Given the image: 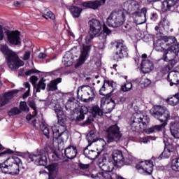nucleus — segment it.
Returning a JSON list of instances; mask_svg holds the SVG:
<instances>
[{
	"label": "nucleus",
	"mask_w": 179,
	"mask_h": 179,
	"mask_svg": "<svg viewBox=\"0 0 179 179\" xmlns=\"http://www.w3.org/2000/svg\"><path fill=\"white\" fill-rule=\"evenodd\" d=\"M69 10L73 17H80V14L82 13V11L83 9L80 8V7H78L76 6H71L69 7Z\"/></svg>",
	"instance_id": "nucleus-31"
},
{
	"label": "nucleus",
	"mask_w": 179,
	"mask_h": 179,
	"mask_svg": "<svg viewBox=\"0 0 179 179\" xmlns=\"http://www.w3.org/2000/svg\"><path fill=\"white\" fill-rule=\"evenodd\" d=\"M48 170V179H55L57 174H58V170H59V165L58 163H52L47 166Z\"/></svg>",
	"instance_id": "nucleus-18"
},
{
	"label": "nucleus",
	"mask_w": 179,
	"mask_h": 179,
	"mask_svg": "<svg viewBox=\"0 0 179 179\" xmlns=\"http://www.w3.org/2000/svg\"><path fill=\"white\" fill-rule=\"evenodd\" d=\"M167 80L170 86H178L179 85V72L175 71L168 74Z\"/></svg>",
	"instance_id": "nucleus-21"
},
{
	"label": "nucleus",
	"mask_w": 179,
	"mask_h": 179,
	"mask_svg": "<svg viewBox=\"0 0 179 179\" xmlns=\"http://www.w3.org/2000/svg\"><path fill=\"white\" fill-rule=\"evenodd\" d=\"M50 75H53L54 76H59V75H61V69H58L50 72Z\"/></svg>",
	"instance_id": "nucleus-61"
},
{
	"label": "nucleus",
	"mask_w": 179,
	"mask_h": 179,
	"mask_svg": "<svg viewBox=\"0 0 179 179\" xmlns=\"http://www.w3.org/2000/svg\"><path fill=\"white\" fill-rule=\"evenodd\" d=\"M136 170H143L149 176L153 173V162L152 160L141 161L136 165Z\"/></svg>",
	"instance_id": "nucleus-14"
},
{
	"label": "nucleus",
	"mask_w": 179,
	"mask_h": 179,
	"mask_svg": "<svg viewBox=\"0 0 179 179\" xmlns=\"http://www.w3.org/2000/svg\"><path fill=\"white\" fill-rule=\"evenodd\" d=\"M14 94L15 93H13V91L10 92H6L3 97L5 98L6 100H7V103H8L9 100H10V99H12V97H13Z\"/></svg>",
	"instance_id": "nucleus-53"
},
{
	"label": "nucleus",
	"mask_w": 179,
	"mask_h": 179,
	"mask_svg": "<svg viewBox=\"0 0 179 179\" xmlns=\"http://www.w3.org/2000/svg\"><path fill=\"white\" fill-rule=\"evenodd\" d=\"M107 142L111 143L112 142H118L122 137V134L120 131V127L117 124L111 125L106 131Z\"/></svg>",
	"instance_id": "nucleus-8"
},
{
	"label": "nucleus",
	"mask_w": 179,
	"mask_h": 179,
	"mask_svg": "<svg viewBox=\"0 0 179 179\" xmlns=\"http://www.w3.org/2000/svg\"><path fill=\"white\" fill-rule=\"evenodd\" d=\"M170 131L173 136L179 139V122H171Z\"/></svg>",
	"instance_id": "nucleus-27"
},
{
	"label": "nucleus",
	"mask_w": 179,
	"mask_h": 179,
	"mask_svg": "<svg viewBox=\"0 0 179 179\" xmlns=\"http://www.w3.org/2000/svg\"><path fill=\"white\" fill-rule=\"evenodd\" d=\"M141 69L143 73H150L153 69H155V66L153 62L150 59H143L141 64Z\"/></svg>",
	"instance_id": "nucleus-17"
},
{
	"label": "nucleus",
	"mask_w": 179,
	"mask_h": 179,
	"mask_svg": "<svg viewBox=\"0 0 179 179\" xmlns=\"http://www.w3.org/2000/svg\"><path fill=\"white\" fill-rule=\"evenodd\" d=\"M164 47H166V43L160 39L157 40L156 42H154V50H155V51H158L163 54L164 51L167 50L164 48Z\"/></svg>",
	"instance_id": "nucleus-29"
},
{
	"label": "nucleus",
	"mask_w": 179,
	"mask_h": 179,
	"mask_svg": "<svg viewBox=\"0 0 179 179\" xmlns=\"http://www.w3.org/2000/svg\"><path fill=\"white\" fill-rule=\"evenodd\" d=\"M41 130L43 135H45V136L47 137L48 139H50V129H48V127L45 126V124H42Z\"/></svg>",
	"instance_id": "nucleus-45"
},
{
	"label": "nucleus",
	"mask_w": 179,
	"mask_h": 179,
	"mask_svg": "<svg viewBox=\"0 0 179 179\" xmlns=\"http://www.w3.org/2000/svg\"><path fill=\"white\" fill-rule=\"evenodd\" d=\"M87 141L89 143L88 146H92V143L96 142V134H94V131L91 130L88 134L87 135Z\"/></svg>",
	"instance_id": "nucleus-34"
},
{
	"label": "nucleus",
	"mask_w": 179,
	"mask_h": 179,
	"mask_svg": "<svg viewBox=\"0 0 179 179\" xmlns=\"http://www.w3.org/2000/svg\"><path fill=\"white\" fill-rule=\"evenodd\" d=\"M6 104H8V99L3 96H0V107H3Z\"/></svg>",
	"instance_id": "nucleus-59"
},
{
	"label": "nucleus",
	"mask_w": 179,
	"mask_h": 179,
	"mask_svg": "<svg viewBox=\"0 0 179 179\" xmlns=\"http://www.w3.org/2000/svg\"><path fill=\"white\" fill-rule=\"evenodd\" d=\"M20 108L22 111H29V106H27L26 101L20 102Z\"/></svg>",
	"instance_id": "nucleus-51"
},
{
	"label": "nucleus",
	"mask_w": 179,
	"mask_h": 179,
	"mask_svg": "<svg viewBox=\"0 0 179 179\" xmlns=\"http://www.w3.org/2000/svg\"><path fill=\"white\" fill-rule=\"evenodd\" d=\"M22 160L17 157H8L3 163L0 164L1 173L10 174V176H18L20 173V166Z\"/></svg>",
	"instance_id": "nucleus-4"
},
{
	"label": "nucleus",
	"mask_w": 179,
	"mask_h": 179,
	"mask_svg": "<svg viewBox=\"0 0 179 179\" xmlns=\"http://www.w3.org/2000/svg\"><path fill=\"white\" fill-rule=\"evenodd\" d=\"M92 114L94 117H97V115L101 117V115H103V110L100 108V107H99V106H95L92 108Z\"/></svg>",
	"instance_id": "nucleus-37"
},
{
	"label": "nucleus",
	"mask_w": 179,
	"mask_h": 179,
	"mask_svg": "<svg viewBox=\"0 0 179 179\" xmlns=\"http://www.w3.org/2000/svg\"><path fill=\"white\" fill-rule=\"evenodd\" d=\"M113 47H115L116 51L113 55V61L115 62H119L123 58H127L128 57V48L124 45L122 41H113L110 43Z\"/></svg>",
	"instance_id": "nucleus-7"
},
{
	"label": "nucleus",
	"mask_w": 179,
	"mask_h": 179,
	"mask_svg": "<svg viewBox=\"0 0 179 179\" xmlns=\"http://www.w3.org/2000/svg\"><path fill=\"white\" fill-rule=\"evenodd\" d=\"M29 58H30V51L25 52V53L24 54L22 59L24 61H27L28 59H29Z\"/></svg>",
	"instance_id": "nucleus-62"
},
{
	"label": "nucleus",
	"mask_w": 179,
	"mask_h": 179,
	"mask_svg": "<svg viewBox=\"0 0 179 179\" xmlns=\"http://www.w3.org/2000/svg\"><path fill=\"white\" fill-rule=\"evenodd\" d=\"M146 13H148V8L145 7L141 8V12L139 11H136L134 13V15L136 17H137L138 20H141L143 17V20L138 22V24H142L146 22Z\"/></svg>",
	"instance_id": "nucleus-26"
},
{
	"label": "nucleus",
	"mask_w": 179,
	"mask_h": 179,
	"mask_svg": "<svg viewBox=\"0 0 179 179\" xmlns=\"http://www.w3.org/2000/svg\"><path fill=\"white\" fill-rule=\"evenodd\" d=\"M89 167H90V164H85L82 162H79L78 164V169H80V170H87Z\"/></svg>",
	"instance_id": "nucleus-54"
},
{
	"label": "nucleus",
	"mask_w": 179,
	"mask_h": 179,
	"mask_svg": "<svg viewBox=\"0 0 179 179\" xmlns=\"http://www.w3.org/2000/svg\"><path fill=\"white\" fill-rule=\"evenodd\" d=\"M14 150L7 148L5 151L0 152V157H6L8 155H13Z\"/></svg>",
	"instance_id": "nucleus-48"
},
{
	"label": "nucleus",
	"mask_w": 179,
	"mask_h": 179,
	"mask_svg": "<svg viewBox=\"0 0 179 179\" xmlns=\"http://www.w3.org/2000/svg\"><path fill=\"white\" fill-rule=\"evenodd\" d=\"M79 115L76 118V122H80L85 120V115L89 113V109L85 106H82L79 110Z\"/></svg>",
	"instance_id": "nucleus-28"
},
{
	"label": "nucleus",
	"mask_w": 179,
	"mask_h": 179,
	"mask_svg": "<svg viewBox=\"0 0 179 179\" xmlns=\"http://www.w3.org/2000/svg\"><path fill=\"white\" fill-rule=\"evenodd\" d=\"M55 113L57 115L58 119V124L60 127H57V126L52 127V138L54 142L57 143H64V135L66 132V118H65V114H64V110L61 107H55Z\"/></svg>",
	"instance_id": "nucleus-3"
},
{
	"label": "nucleus",
	"mask_w": 179,
	"mask_h": 179,
	"mask_svg": "<svg viewBox=\"0 0 179 179\" xmlns=\"http://www.w3.org/2000/svg\"><path fill=\"white\" fill-rule=\"evenodd\" d=\"M169 62V68L172 69V68L175 67L176 65H177L178 61L176 58H174L170 60Z\"/></svg>",
	"instance_id": "nucleus-55"
},
{
	"label": "nucleus",
	"mask_w": 179,
	"mask_h": 179,
	"mask_svg": "<svg viewBox=\"0 0 179 179\" xmlns=\"http://www.w3.org/2000/svg\"><path fill=\"white\" fill-rule=\"evenodd\" d=\"M177 43V38L175 36H169L168 43H166V45H171V44H176Z\"/></svg>",
	"instance_id": "nucleus-57"
},
{
	"label": "nucleus",
	"mask_w": 179,
	"mask_h": 179,
	"mask_svg": "<svg viewBox=\"0 0 179 179\" xmlns=\"http://www.w3.org/2000/svg\"><path fill=\"white\" fill-rule=\"evenodd\" d=\"M64 155L67 159L72 160L76 157V155H78V150L76 149V147L69 145L65 149Z\"/></svg>",
	"instance_id": "nucleus-22"
},
{
	"label": "nucleus",
	"mask_w": 179,
	"mask_h": 179,
	"mask_svg": "<svg viewBox=\"0 0 179 179\" xmlns=\"http://www.w3.org/2000/svg\"><path fill=\"white\" fill-rule=\"evenodd\" d=\"M166 101L171 106H177L179 102V94H176L173 96L166 99Z\"/></svg>",
	"instance_id": "nucleus-35"
},
{
	"label": "nucleus",
	"mask_w": 179,
	"mask_h": 179,
	"mask_svg": "<svg viewBox=\"0 0 179 179\" xmlns=\"http://www.w3.org/2000/svg\"><path fill=\"white\" fill-rule=\"evenodd\" d=\"M178 2L179 0H164L162 2L161 10H164V9H167V8L174 6V5H177Z\"/></svg>",
	"instance_id": "nucleus-30"
},
{
	"label": "nucleus",
	"mask_w": 179,
	"mask_h": 179,
	"mask_svg": "<svg viewBox=\"0 0 179 179\" xmlns=\"http://www.w3.org/2000/svg\"><path fill=\"white\" fill-rule=\"evenodd\" d=\"M171 169L173 171L179 172V157L173 159L171 164Z\"/></svg>",
	"instance_id": "nucleus-39"
},
{
	"label": "nucleus",
	"mask_w": 179,
	"mask_h": 179,
	"mask_svg": "<svg viewBox=\"0 0 179 179\" xmlns=\"http://www.w3.org/2000/svg\"><path fill=\"white\" fill-rule=\"evenodd\" d=\"M45 15L49 19H51V20H55V14H54L51 10L46 12V13Z\"/></svg>",
	"instance_id": "nucleus-58"
},
{
	"label": "nucleus",
	"mask_w": 179,
	"mask_h": 179,
	"mask_svg": "<svg viewBox=\"0 0 179 179\" xmlns=\"http://www.w3.org/2000/svg\"><path fill=\"white\" fill-rule=\"evenodd\" d=\"M170 29V21L167 16L162 18L161 21L155 27V30L157 34H163L164 31H169Z\"/></svg>",
	"instance_id": "nucleus-12"
},
{
	"label": "nucleus",
	"mask_w": 179,
	"mask_h": 179,
	"mask_svg": "<svg viewBox=\"0 0 179 179\" xmlns=\"http://www.w3.org/2000/svg\"><path fill=\"white\" fill-rule=\"evenodd\" d=\"M106 1L107 0H100V1H85L83 2L81 6L83 8H91V9H98L101 6V5H106Z\"/></svg>",
	"instance_id": "nucleus-16"
},
{
	"label": "nucleus",
	"mask_w": 179,
	"mask_h": 179,
	"mask_svg": "<svg viewBox=\"0 0 179 179\" xmlns=\"http://www.w3.org/2000/svg\"><path fill=\"white\" fill-rule=\"evenodd\" d=\"M61 82H62V78H61L52 80L50 83L47 85V92H55L58 90V84L61 83Z\"/></svg>",
	"instance_id": "nucleus-24"
},
{
	"label": "nucleus",
	"mask_w": 179,
	"mask_h": 179,
	"mask_svg": "<svg viewBox=\"0 0 179 179\" xmlns=\"http://www.w3.org/2000/svg\"><path fill=\"white\" fill-rule=\"evenodd\" d=\"M131 89H132V83H127V84L121 86L122 92H129Z\"/></svg>",
	"instance_id": "nucleus-47"
},
{
	"label": "nucleus",
	"mask_w": 179,
	"mask_h": 179,
	"mask_svg": "<svg viewBox=\"0 0 179 179\" xmlns=\"http://www.w3.org/2000/svg\"><path fill=\"white\" fill-rule=\"evenodd\" d=\"M101 152H103V149L101 151H99L98 149L96 150H89V145H87L83 150V155L90 160H96L101 155Z\"/></svg>",
	"instance_id": "nucleus-15"
},
{
	"label": "nucleus",
	"mask_w": 179,
	"mask_h": 179,
	"mask_svg": "<svg viewBox=\"0 0 179 179\" xmlns=\"http://www.w3.org/2000/svg\"><path fill=\"white\" fill-rule=\"evenodd\" d=\"M85 90L87 91V94H88V96H92V97H95L96 94H94V88L89 86V85H81L78 88V92H79V90H82V89H85Z\"/></svg>",
	"instance_id": "nucleus-33"
},
{
	"label": "nucleus",
	"mask_w": 179,
	"mask_h": 179,
	"mask_svg": "<svg viewBox=\"0 0 179 179\" xmlns=\"http://www.w3.org/2000/svg\"><path fill=\"white\" fill-rule=\"evenodd\" d=\"M55 162H58V160L61 159V152L58 151H55Z\"/></svg>",
	"instance_id": "nucleus-63"
},
{
	"label": "nucleus",
	"mask_w": 179,
	"mask_h": 179,
	"mask_svg": "<svg viewBox=\"0 0 179 179\" xmlns=\"http://www.w3.org/2000/svg\"><path fill=\"white\" fill-rule=\"evenodd\" d=\"M70 59H72V56H71V52H67L64 56V60L62 62L65 66H71L72 65V62Z\"/></svg>",
	"instance_id": "nucleus-36"
},
{
	"label": "nucleus",
	"mask_w": 179,
	"mask_h": 179,
	"mask_svg": "<svg viewBox=\"0 0 179 179\" xmlns=\"http://www.w3.org/2000/svg\"><path fill=\"white\" fill-rule=\"evenodd\" d=\"M20 113L21 111L20 109H19V108L14 107L8 111V115L10 117H12V115H17L18 114H20Z\"/></svg>",
	"instance_id": "nucleus-44"
},
{
	"label": "nucleus",
	"mask_w": 179,
	"mask_h": 179,
	"mask_svg": "<svg viewBox=\"0 0 179 179\" xmlns=\"http://www.w3.org/2000/svg\"><path fill=\"white\" fill-rule=\"evenodd\" d=\"M114 16H115L114 13H112L110 14V15L106 20V24L109 27H113V28L118 27L117 25V22L115 21V17H114Z\"/></svg>",
	"instance_id": "nucleus-32"
},
{
	"label": "nucleus",
	"mask_w": 179,
	"mask_h": 179,
	"mask_svg": "<svg viewBox=\"0 0 179 179\" xmlns=\"http://www.w3.org/2000/svg\"><path fill=\"white\" fill-rule=\"evenodd\" d=\"M1 52L3 54L6 55L7 65L10 69H12V71L19 69L20 66H23L24 65V62L20 60L17 54L10 50L8 45H1Z\"/></svg>",
	"instance_id": "nucleus-5"
},
{
	"label": "nucleus",
	"mask_w": 179,
	"mask_h": 179,
	"mask_svg": "<svg viewBox=\"0 0 179 179\" xmlns=\"http://www.w3.org/2000/svg\"><path fill=\"white\" fill-rule=\"evenodd\" d=\"M101 33H103L107 37V36H110V34H111V30H110V29L107 27V25H106V24H103V32H101Z\"/></svg>",
	"instance_id": "nucleus-52"
},
{
	"label": "nucleus",
	"mask_w": 179,
	"mask_h": 179,
	"mask_svg": "<svg viewBox=\"0 0 179 179\" xmlns=\"http://www.w3.org/2000/svg\"><path fill=\"white\" fill-rule=\"evenodd\" d=\"M5 33L10 45H20L22 44L19 31H6Z\"/></svg>",
	"instance_id": "nucleus-11"
},
{
	"label": "nucleus",
	"mask_w": 179,
	"mask_h": 179,
	"mask_svg": "<svg viewBox=\"0 0 179 179\" xmlns=\"http://www.w3.org/2000/svg\"><path fill=\"white\" fill-rule=\"evenodd\" d=\"M28 106L35 111L36 114H37V106H36V102L31 98H29L28 99Z\"/></svg>",
	"instance_id": "nucleus-42"
},
{
	"label": "nucleus",
	"mask_w": 179,
	"mask_h": 179,
	"mask_svg": "<svg viewBox=\"0 0 179 179\" xmlns=\"http://www.w3.org/2000/svg\"><path fill=\"white\" fill-rule=\"evenodd\" d=\"M106 92V84L103 83V85H102L101 88L99 90V94L100 96H106V94L104 93Z\"/></svg>",
	"instance_id": "nucleus-60"
},
{
	"label": "nucleus",
	"mask_w": 179,
	"mask_h": 179,
	"mask_svg": "<svg viewBox=\"0 0 179 179\" xmlns=\"http://www.w3.org/2000/svg\"><path fill=\"white\" fill-rule=\"evenodd\" d=\"M150 114L162 124L158 125H154L150 128L145 129V134H154L155 132H160L166 128L167 125V121L170 120V111L165 107L162 106H155L150 110Z\"/></svg>",
	"instance_id": "nucleus-2"
},
{
	"label": "nucleus",
	"mask_w": 179,
	"mask_h": 179,
	"mask_svg": "<svg viewBox=\"0 0 179 179\" xmlns=\"http://www.w3.org/2000/svg\"><path fill=\"white\" fill-rule=\"evenodd\" d=\"M114 15L117 27L122 26V24H124V22H125L127 12L122 10H119L117 12H115Z\"/></svg>",
	"instance_id": "nucleus-19"
},
{
	"label": "nucleus",
	"mask_w": 179,
	"mask_h": 179,
	"mask_svg": "<svg viewBox=\"0 0 179 179\" xmlns=\"http://www.w3.org/2000/svg\"><path fill=\"white\" fill-rule=\"evenodd\" d=\"M104 83L108 85V87H112L113 92L117 89V83L113 80H104Z\"/></svg>",
	"instance_id": "nucleus-41"
},
{
	"label": "nucleus",
	"mask_w": 179,
	"mask_h": 179,
	"mask_svg": "<svg viewBox=\"0 0 179 179\" xmlns=\"http://www.w3.org/2000/svg\"><path fill=\"white\" fill-rule=\"evenodd\" d=\"M163 12H176L179 13V5H174L171 7L166 8L164 10H162Z\"/></svg>",
	"instance_id": "nucleus-40"
},
{
	"label": "nucleus",
	"mask_w": 179,
	"mask_h": 179,
	"mask_svg": "<svg viewBox=\"0 0 179 179\" xmlns=\"http://www.w3.org/2000/svg\"><path fill=\"white\" fill-rule=\"evenodd\" d=\"M88 23L90 24V31L85 37L86 45H83L81 53L75 64V68H79V66L83 65L87 61V58L90 57V52L92 51V41L101 31V23L98 20L92 18Z\"/></svg>",
	"instance_id": "nucleus-1"
},
{
	"label": "nucleus",
	"mask_w": 179,
	"mask_h": 179,
	"mask_svg": "<svg viewBox=\"0 0 179 179\" xmlns=\"http://www.w3.org/2000/svg\"><path fill=\"white\" fill-rule=\"evenodd\" d=\"M109 160L113 163L115 167L117 169H121L124 166V155H122V151L120 150H115L112 155H108Z\"/></svg>",
	"instance_id": "nucleus-10"
},
{
	"label": "nucleus",
	"mask_w": 179,
	"mask_h": 179,
	"mask_svg": "<svg viewBox=\"0 0 179 179\" xmlns=\"http://www.w3.org/2000/svg\"><path fill=\"white\" fill-rule=\"evenodd\" d=\"M177 155V150L173 144H166L164 151L159 156V159H169L170 156L174 157Z\"/></svg>",
	"instance_id": "nucleus-13"
},
{
	"label": "nucleus",
	"mask_w": 179,
	"mask_h": 179,
	"mask_svg": "<svg viewBox=\"0 0 179 179\" xmlns=\"http://www.w3.org/2000/svg\"><path fill=\"white\" fill-rule=\"evenodd\" d=\"M44 82H45V79H44V78H42L39 80V82L38 83V85H37V87H36V93H40L41 89L42 90H45L46 85H45V83H44Z\"/></svg>",
	"instance_id": "nucleus-38"
},
{
	"label": "nucleus",
	"mask_w": 179,
	"mask_h": 179,
	"mask_svg": "<svg viewBox=\"0 0 179 179\" xmlns=\"http://www.w3.org/2000/svg\"><path fill=\"white\" fill-rule=\"evenodd\" d=\"M97 44L99 50H104L107 44V35L100 33L97 36Z\"/></svg>",
	"instance_id": "nucleus-25"
},
{
	"label": "nucleus",
	"mask_w": 179,
	"mask_h": 179,
	"mask_svg": "<svg viewBox=\"0 0 179 179\" xmlns=\"http://www.w3.org/2000/svg\"><path fill=\"white\" fill-rule=\"evenodd\" d=\"M40 72H41V71L34 69H31L25 72V75H26V76H30V75H33V73H40Z\"/></svg>",
	"instance_id": "nucleus-56"
},
{
	"label": "nucleus",
	"mask_w": 179,
	"mask_h": 179,
	"mask_svg": "<svg viewBox=\"0 0 179 179\" xmlns=\"http://www.w3.org/2000/svg\"><path fill=\"white\" fill-rule=\"evenodd\" d=\"M169 50L174 52L176 55H178L179 52V43L176 44L173 43L172 45L170 46Z\"/></svg>",
	"instance_id": "nucleus-46"
},
{
	"label": "nucleus",
	"mask_w": 179,
	"mask_h": 179,
	"mask_svg": "<svg viewBox=\"0 0 179 179\" xmlns=\"http://www.w3.org/2000/svg\"><path fill=\"white\" fill-rule=\"evenodd\" d=\"M29 159L31 162H34L36 166L47 165V153L44 150H40L37 152L29 154Z\"/></svg>",
	"instance_id": "nucleus-9"
},
{
	"label": "nucleus",
	"mask_w": 179,
	"mask_h": 179,
	"mask_svg": "<svg viewBox=\"0 0 179 179\" xmlns=\"http://www.w3.org/2000/svg\"><path fill=\"white\" fill-rule=\"evenodd\" d=\"M140 83L141 85H143L144 87H148L149 85L152 84V81L148 78H142Z\"/></svg>",
	"instance_id": "nucleus-49"
},
{
	"label": "nucleus",
	"mask_w": 179,
	"mask_h": 179,
	"mask_svg": "<svg viewBox=\"0 0 179 179\" xmlns=\"http://www.w3.org/2000/svg\"><path fill=\"white\" fill-rule=\"evenodd\" d=\"M176 57L177 55L174 53V52L171 51L170 49H166L164 51L161 59H162V61H164L165 62H169V61L174 59V58H176Z\"/></svg>",
	"instance_id": "nucleus-23"
},
{
	"label": "nucleus",
	"mask_w": 179,
	"mask_h": 179,
	"mask_svg": "<svg viewBox=\"0 0 179 179\" xmlns=\"http://www.w3.org/2000/svg\"><path fill=\"white\" fill-rule=\"evenodd\" d=\"M150 122V118L148 115L142 113H135L130 118V128L133 132H139L141 131V124L143 126Z\"/></svg>",
	"instance_id": "nucleus-6"
},
{
	"label": "nucleus",
	"mask_w": 179,
	"mask_h": 179,
	"mask_svg": "<svg viewBox=\"0 0 179 179\" xmlns=\"http://www.w3.org/2000/svg\"><path fill=\"white\" fill-rule=\"evenodd\" d=\"M123 30H124V31H130L131 29H132V27L131 26V24H126L124 27H123Z\"/></svg>",
	"instance_id": "nucleus-64"
},
{
	"label": "nucleus",
	"mask_w": 179,
	"mask_h": 179,
	"mask_svg": "<svg viewBox=\"0 0 179 179\" xmlns=\"http://www.w3.org/2000/svg\"><path fill=\"white\" fill-rule=\"evenodd\" d=\"M106 104V114H110L114 108H115V102L113 99L108 98H103L101 100V106Z\"/></svg>",
	"instance_id": "nucleus-20"
},
{
	"label": "nucleus",
	"mask_w": 179,
	"mask_h": 179,
	"mask_svg": "<svg viewBox=\"0 0 179 179\" xmlns=\"http://www.w3.org/2000/svg\"><path fill=\"white\" fill-rule=\"evenodd\" d=\"M129 164H132V156L128 155L124 157L123 166H129Z\"/></svg>",
	"instance_id": "nucleus-43"
},
{
	"label": "nucleus",
	"mask_w": 179,
	"mask_h": 179,
	"mask_svg": "<svg viewBox=\"0 0 179 179\" xmlns=\"http://www.w3.org/2000/svg\"><path fill=\"white\" fill-rule=\"evenodd\" d=\"M38 80V78L35 76H32L30 77V82L33 85L34 87L36 89L37 87V82Z\"/></svg>",
	"instance_id": "nucleus-50"
}]
</instances>
